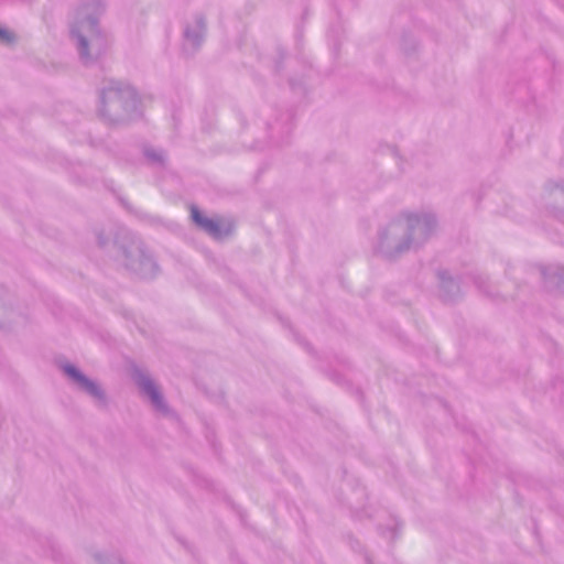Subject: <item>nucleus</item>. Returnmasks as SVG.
<instances>
[{
	"label": "nucleus",
	"instance_id": "f257e3e1",
	"mask_svg": "<svg viewBox=\"0 0 564 564\" xmlns=\"http://www.w3.org/2000/svg\"><path fill=\"white\" fill-rule=\"evenodd\" d=\"M191 215H192L193 220L199 227H202L204 230H206L207 232H209L212 235H215V236L219 234V231H220L219 224L217 221L213 220V219L204 217L200 214V212L198 210V208L192 207L191 208Z\"/></svg>",
	"mask_w": 564,
	"mask_h": 564
},
{
	"label": "nucleus",
	"instance_id": "f03ea898",
	"mask_svg": "<svg viewBox=\"0 0 564 564\" xmlns=\"http://www.w3.org/2000/svg\"><path fill=\"white\" fill-rule=\"evenodd\" d=\"M67 373L76 378L78 381H80L85 388H87L88 391L91 393H97V387L88 381L86 378H84L74 367H67L66 368Z\"/></svg>",
	"mask_w": 564,
	"mask_h": 564
},
{
	"label": "nucleus",
	"instance_id": "7ed1b4c3",
	"mask_svg": "<svg viewBox=\"0 0 564 564\" xmlns=\"http://www.w3.org/2000/svg\"><path fill=\"white\" fill-rule=\"evenodd\" d=\"M143 390L151 397L153 402L160 403L161 395L156 390L155 386L150 380H144L142 382Z\"/></svg>",
	"mask_w": 564,
	"mask_h": 564
},
{
	"label": "nucleus",
	"instance_id": "20e7f679",
	"mask_svg": "<svg viewBox=\"0 0 564 564\" xmlns=\"http://www.w3.org/2000/svg\"><path fill=\"white\" fill-rule=\"evenodd\" d=\"M13 40H14V36L10 31L0 28V41L1 42L11 43Z\"/></svg>",
	"mask_w": 564,
	"mask_h": 564
},
{
	"label": "nucleus",
	"instance_id": "39448f33",
	"mask_svg": "<svg viewBox=\"0 0 564 564\" xmlns=\"http://www.w3.org/2000/svg\"><path fill=\"white\" fill-rule=\"evenodd\" d=\"M82 45H83V48L86 50L87 48V43L85 40H82Z\"/></svg>",
	"mask_w": 564,
	"mask_h": 564
}]
</instances>
